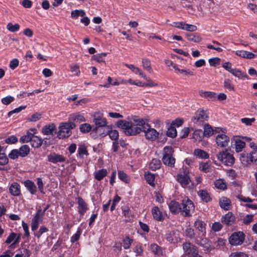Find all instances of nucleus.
I'll return each instance as SVG.
<instances>
[{
    "mask_svg": "<svg viewBox=\"0 0 257 257\" xmlns=\"http://www.w3.org/2000/svg\"><path fill=\"white\" fill-rule=\"evenodd\" d=\"M43 141L40 137L34 136L33 137L31 141V146L35 148H39L43 144Z\"/></svg>",
    "mask_w": 257,
    "mask_h": 257,
    "instance_id": "72a5a7b5",
    "label": "nucleus"
},
{
    "mask_svg": "<svg viewBox=\"0 0 257 257\" xmlns=\"http://www.w3.org/2000/svg\"><path fill=\"white\" fill-rule=\"evenodd\" d=\"M47 160L49 162L57 164L58 163L65 162L66 160V158L62 155L54 152L48 155Z\"/></svg>",
    "mask_w": 257,
    "mask_h": 257,
    "instance_id": "4468645a",
    "label": "nucleus"
},
{
    "mask_svg": "<svg viewBox=\"0 0 257 257\" xmlns=\"http://www.w3.org/2000/svg\"><path fill=\"white\" fill-rule=\"evenodd\" d=\"M36 180H37V184L38 185L39 190L42 194H44L45 192L44 191V183H43L42 178H37L36 179Z\"/></svg>",
    "mask_w": 257,
    "mask_h": 257,
    "instance_id": "bf43d9fd",
    "label": "nucleus"
},
{
    "mask_svg": "<svg viewBox=\"0 0 257 257\" xmlns=\"http://www.w3.org/2000/svg\"><path fill=\"white\" fill-rule=\"evenodd\" d=\"M93 122L97 127L93 129V132H96L97 127H104L107 124V120L103 117V114L96 112L93 115Z\"/></svg>",
    "mask_w": 257,
    "mask_h": 257,
    "instance_id": "9d476101",
    "label": "nucleus"
},
{
    "mask_svg": "<svg viewBox=\"0 0 257 257\" xmlns=\"http://www.w3.org/2000/svg\"><path fill=\"white\" fill-rule=\"evenodd\" d=\"M76 199L77 200V211L81 216H83L88 209L87 204L81 197L76 198Z\"/></svg>",
    "mask_w": 257,
    "mask_h": 257,
    "instance_id": "dca6fc26",
    "label": "nucleus"
},
{
    "mask_svg": "<svg viewBox=\"0 0 257 257\" xmlns=\"http://www.w3.org/2000/svg\"><path fill=\"white\" fill-rule=\"evenodd\" d=\"M142 119H134V123L131 122V126L129 127V130L125 132V135L128 136H135L142 132V125L139 124V121Z\"/></svg>",
    "mask_w": 257,
    "mask_h": 257,
    "instance_id": "0eeeda50",
    "label": "nucleus"
},
{
    "mask_svg": "<svg viewBox=\"0 0 257 257\" xmlns=\"http://www.w3.org/2000/svg\"><path fill=\"white\" fill-rule=\"evenodd\" d=\"M78 153L80 158H83L85 155L88 156L89 155L86 147L84 145H80L78 148Z\"/></svg>",
    "mask_w": 257,
    "mask_h": 257,
    "instance_id": "09e8293b",
    "label": "nucleus"
},
{
    "mask_svg": "<svg viewBox=\"0 0 257 257\" xmlns=\"http://www.w3.org/2000/svg\"><path fill=\"white\" fill-rule=\"evenodd\" d=\"M170 211L172 214L181 213L182 205L176 201H171L169 204Z\"/></svg>",
    "mask_w": 257,
    "mask_h": 257,
    "instance_id": "4be33fe9",
    "label": "nucleus"
},
{
    "mask_svg": "<svg viewBox=\"0 0 257 257\" xmlns=\"http://www.w3.org/2000/svg\"><path fill=\"white\" fill-rule=\"evenodd\" d=\"M181 214L184 217H190L195 209L193 202L189 199H183L181 202Z\"/></svg>",
    "mask_w": 257,
    "mask_h": 257,
    "instance_id": "39448f33",
    "label": "nucleus"
},
{
    "mask_svg": "<svg viewBox=\"0 0 257 257\" xmlns=\"http://www.w3.org/2000/svg\"><path fill=\"white\" fill-rule=\"evenodd\" d=\"M107 174V170L105 169H102L95 173V178L98 181H100L103 179Z\"/></svg>",
    "mask_w": 257,
    "mask_h": 257,
    "instance_id": "4c0bfd02",
    "label": "nucleus"
},
{
    "mask_svg": "<svg viewBox=\"0 0 257 257\" xmlns=\"http://www.w3.org/2000/svg\"><path fill=\"white\" fill-rule=\"evenodd\" d=\"M244 240V234L241 231L233 233L229 238V242L232 245L241 244Z\"/></svg>",
    "mask_w": 257,
    "mask_h": 257,
    "instance_id": "1a4fd4ad",
    "label": "nucleus"
},
{
    "mask_svg": "<svg viewBox=\"0 0 257 257\" xmlns=\"http://www.w3.org/2000/svg\"><path fill=\"white\" fill-rule=\"evenodd\" d=\"M229 142V138L224 134L218 135L216 138V144L220 147H226L228 145Z\"/></svg>",
    "mask_w": 257,
    "mask_h": 257,
    "instance_id": "aec40b11",
    "label": "nucleus"
},
{
    "mask_svg": "<svg viewBox=\"0 0 257 257\" xmlns=\"http://www.w3.org/2000/svg\"><path fill=\"white\" fill-rule=\"evenodd\" d=\"M133 240L129 237L128 236H126L122 240L123 247L124 249H128L130 247Z\"/></svg>",
    "mask_w": 257,
    "mask_h": 257,
    "instance_id": "3c124183",
    "label": "nucleus"
},
{
    "mask_svg": "<svg viewBox=\"0 0 257 257\" xmlns=\"http://www.w3.org/2000/svg\"><path fill=\"white\" fill-rule=\"evenodd\" d=\"M186 37L188 40L189 41L193 42L194 43H199L202 40V38L199 35L197 34H187Z\"/></svg>",
    "mask_w": 257,
    "mask_h": 257,
    "instance_id": "c9c22d12",
    "label": "nucleus"
},
{
    "mask_svg": "<svg viewBox=\"0 0 257 257\" xmlns=\"http://www.w3.org/2000/svg\"><path fill=\"white\" fill-rule=\"evenodd\" d=\"M7 28L11 32H15L19 30L20 25L18 24L13 25L12 23H9L7 26Z\"/></svg>",
    "mask_w": 257,
    "mask_h": 257,
    "instance_id": "6e6d98bb",
    "label": "nucleus"
},
{
    "mask_svg": "<svg viewBox=\"0 0 257 257\" xmlns=\"http://www.w3.org/2000/svg\"><path fill=\"white\" fill-rule=\"evenodd\" d=\"M69 120L70 121L75 122L77 123H80L85 121V118L84 115L80 112L72 113L69 115Z\"/></svg>",
    "mask_w": 257,
    "mask_h": 257,
    "instance_id": "5701e85b",
    "label": "nucleus"
},
{
    "mask_svg": "<svg viewBox=\"0 0 257 257\" xmlns=\"http://www.w3.org/2000/svg\"><path fill=\"white\" fill-rule=\"evenodd\" d=\"M235 54L239 57L247 59H252L255 56L251 52L243 50H237L235 52Z\"/></svg>",
    "mask_w": 257,
    "mask_h": 257,
    "instance_id": "7c9ffc66",
    "label": "nucleus"
},
{
    "mask_svg": "<svg viewBox=\"0 0 257 257\" xmlns=\"http://www.w3.org/2000/svg\"><path fill=\"white\" fill-rule=\"evenodd\" d=\"M20 237L21 236L19 234H17L14 232H12L6 240L5 243L7 244L12 243L9 246V247L12 248H15V245L19 242Z\"/></svg>",
    "mask_w": 257,
    "mask_h": 257,
    "instance_id": "2eb2a0df",
    "label": "nucleus"
},
{
    "mask_svg": "<svg viewBox=\"0 0 257 257\" xmlns=\"http://www.w3.org/2000/svg\"><path fill=\"white\" fill-rule=\"evenodd\" d=\"M245 143L240 139H236L235 141V149L236 152H240L245 147Z\"/></svg>",
    "mask_w": 257,
    "mask_h": 257,
    "instance_id": "c03bdc74",
    "label": "nucleus"
},
{
    "mask_svg": "<svg viewBox=\"0 0 257 257\" xmlns=\"http://www.w3.org/2000/svg\"><path fill=\"white\" fill-rule=\"evenodd\" d=\"M206 235L198 234L195 238V242L203 247V249L206 253L209 252L212 249L215 248L211 244L210 241L205 237Z\"/></svg>",
    "mask_w": 257,
    "mask_h": 257,
    "instance_id": "20e7f679",
    "label": "nucleus"
},
{
    "mask_svg": "<svg viewBox=\"0 0 257 257\" xmlns=\"http://www.w3.org/2000/svg\"><path fill=\"white\" fill-rule=\"evenodd\" d=\"M164 155L172 156L174 153L173 148L171 146H166L164 148Z\"/></svg>",
    "mask_w": 257,
    "mask_h": 257,
    "instance_id": "0e129e2a",
    "label": "nucleus"
},
{
    "mask_svg": "<svg viewBox=\"0 0 257 257\" xmlns=\"http://www.w3.org/2000/svg\"><path fill=\"white\" fill-rule=\"evenodd\" d=\"M161 162L160 160L153 159L149 164V168L152 171H156L160 168Z\"/></svg>",
    "mask_w": 257,
    "mask_h": 257,
    "instance_id": "f704fd0d",
    "label": "nucleus"
},
{
    "mask_svg": "<svg viewBox=\"0 0 257 257\" xmlns=\"http://www.w3.org/2000/svg\"><path fill=\"white\" fill-rule=\"evenodd\" d=\"M150 249L155 255L161 256L164 254V249L156 243L151 244Z\"/></svg>",
    "mask_w": 257,
    "mask_h": 257,
    "instance_id": "c756f323",
    "label": "nucleus"
},
{
    "mask_svg": "<svg viewBox=\"0 0 257 257\" xmlns=\"http://www.w3.org/2000/svg\"><path fill=\"white\" fill-rule=\"evenodd\" d=\"M76 126L75 123L72 121L61 123L59 126V131L57 132V137L63 139L69 137L71 135L72 129Z\"/></svg>",
    "mask_w": 257,
    "mask_h": 257,
    "instance_id": "f257e3e1",
    "label": "nucleus"
},
{
    "mask_svg": "<svg viewBox=\"0 0 257 257\" xmlns=\"http://www.w3.org/2000/svg\"><path fill=\"white\" fill-rule=\"evenodd\" d=\"M155 176L154 174L148 172L145 174V179L148 184L152 186H155Z\"/></svg>",
    "mask_w": 257,
    "mask_h": 257,
    "instance_id": "37998d69",
    "label": "nucleus"
},
{
    "mask_svg": "<svg viewBox=\"0 0 257 257\" xmlns=\"http://www.w3.org/2000/svg\"><path fill=\"white\" fill-rule=\"evenodd\" d=\"M131 122L125 120H119L116 123L117 127L123 130L124 134L125 132L129 130V127L131 126Z\"/></svg>",
    "mask_w": 257,
    "mask_h": 257,
    "instance_id": "bb28decb",
    "label": "nucleus"
},
{
    "mask_svg": "<svg viewBox=\"0 0 257 257\" xmlns=\"http://www.w3.org/2000/svg\"><path fill=\"white\" fill-rule=\"evenodd\" d=\"M20 156L19 151L17 149H13L9 154V157L13 160H15Z\"/></svg>",
    "mask_w": 257,
    "mask_h": 257,
    "instance_id": "052dcab7",
    "label": "nucleus"
},
{
    "mask_svg": "<svg viewBox=\"0 0 257 257\" xmlns=\"http://www.w3.org/2000/svg\"><path fill=\"white\" fill-rule=\"evenodd\" d=\"M214 134V130L208 123H206L204 127L203 135L206 137H209Z\"/></svg>",
    "mask_w": 257,
    "mask_h": 257,
    "instance_id": "58836bf2",
    "label": "nucleus"
},
{
    "mask_svg": "<svg viewBox=\"0 0 257 257\" xmlns=\"http://www.w3.org/2000/svg\"><path fill=\"white\" fill-rule=\"evenodd\" d=\"M142 64L144 69L150 73L152 72L153 70L151 68V61L149 59L143 58L142 59Z\"/></svg>",
    "mask_w": 257,
    "mask_h": 257,
    "instance_id": "de8ad7c7",
    "label": "nucleus"
},
{
    "mask_svg": "<svg viewBox=\"0 0 257 257\" xmlns=\"http://www.w3.org/2000/svg\"><path fill=\"white\" fill-rule=\"evenodd\" d=\"M32 132L28 131L26 135L23 136L20 139V142L22 143H26L31 142L34 134L36 133V128H31L30 130Z\"/></svg>",
    "mask_w": 257,
    "mask_h": 257,
    "instance_id": "b1692460",
    "label": "nucleus"
},
{
    "mask_svg": "<svg viewBox=\"0 0 257 257\" xmlns=\"http://www.w3.org/2000/svg\"><path fill=\"white\" fill-rule=\"evenodd\" d=\"M163 163L166 166L174 167L175 163V159L172 156L163 155L162 158Z\"/></svg>",
    "mask_w": 257,
    "mask_h": 257,
    "instance_id": "c85d7f7f",
    "label": "nucleus"
},
{
    "mask_svg": "<svg viewBox=\"0 0 257 257\" xmlns=\"http://www.w3.org/2000/svg\"><path fill=\"white\" fill-rule=\"evenodd\" d=\"M221 222L223 224L227 226L232 225L235 220V217L231 212H228L221 218Z\"/></svg>",
    "mask_w": 257,
    "mask_h": 257,
    "instance_id": "a211bd4d",
    "label": "nucleus"
},
{
    "mask_svg": "<svg viewBox=\"0 0 257 257\" xmlns=\"http://www.w3.org/2000/svg\"><path fill=\"white\" fill-rule=\"evenodd\" d=\"M107 55L106 53H102L100 54H97L92 56V58L94 60H96L98 63H105L104 58Z\"/></svg>",
    "mask_w": 257,
    "mask_h": 257,
    "instance_id": "a18cd8bd",
    "label": "nucleus"
},
{
    "mask_svg": "<svg viewBox=\"0 0 257 257\" xmlns=\"http://www.w3.org/2000/svg\"><path fill=\"white\" fill-rule=\"evenodd\" d=\"M231 73L235 77L239 79H242L243 78L248 79V78L246 73L237 69H233Z\"/></svg>",
    "mask_w": 257,
    "mask_h": 257,
    "instance_id": "a19ab883",
    "label": "nucleus"
},
{
    "mask_svg": "<svg viewBox=\"0 0 257 257\" xmlns=\"http://www.w3.org/2000/svg\"><path fill=\"white\" fill-rule=\"evenodd\" d=\"M215 185L218 189L222 190L226 189V185L223 179L217 180L215 182Z\"/></svg>",
    "mask_w": 257,
    "mask_h": 257,
    "instance_id": "5fc2aeb1",
    "label": "nucleus"
},
{
    "mask_svg": "<svg viewBox=\"0 0 257 257\" xmlns=\"http://www.w3.org/2000/svg\"><path fill=\"white\" fill-rule=\"evenodd\" d=\"M118 176L119 179L122 181L126 183H127L130 182V178L123 171H119L118 172Z\"/></svg>",
    "mask_w": 257,
    "mask_h": 257,
    "instance_id": "8fccbe9b",
    "label": "nucleus"
},
{
    "mask_svg": "<svg viewBox=\"0 0 257 257\" xmlns=\"http://www.w3.org/2000/svg\"><path fill=\"white\" fill-rule=\"evenodd\" d=\"M166 239L172 244H176L181 241L180 232L178 230H174L166 234Z\"/></svg>",
    "mask_w": 257,
    "mask_h": 257,
    "instance_id": "f8f14e48",
    "label": "nucleus"
},
{
    "mask_svg": "<svg viewBox=\"0 0 257 257\" xmlns=\"http://www.w3.org/2000/svg\"><path fill=\"white\" fill-rule=\"evenodd\" d=\"M222 228V225L219 222H215L212 225V229L215 232L219 231Z\"/></svg>",
    "mask_w": 257,
    "mask_h": 257,
    "instance_id": "69168bd1",
    "label": "nucleus"
},
{
    "mask_svg": "<svg viewBox=\"0 0 257 257\" xmlns=\"http://www.w3.org/2000/svg\"><path fill=\"white\" fill-rule=\"evenodd\" d=\"M199 169L202 172L206 173L211 171L212 167L208 163L201 162L200 163Z\"/></svg>",
    "mask_w": 257,
    "mask_h": 257,
    "instance_id": "79ce46f5",
    "label": "nucleus"
},
{
    "mask_svg": "<svg viewBox=\"0 0 257 257\" xmlns=\"http://www.w3.org/2000/svg\"><path fill=\"white\" fill-rule=\"evenodd\" d=\"M19 151L20 156L25 157L27 156L30 153V148L27 145L22 146Z\"/></svg>",
    "mask_w": 257,
    "mask_h": 257,
    "instance_id": "ea45409f",
    "label": "nucleus"
},
{
    "mask_svg": "<svg viewBox=\"0 0 257 257\" xmlns=\"http://www.w3.org/2000/svg\"><path fill=\"white\" fill-rule=\"evenodd\" d=\"M206 224L204 221L199 219H197L194 223L195 228L200 232V233H198L200 234V235H206Z\"/></svg>",
    "mask_w": 257,
    "mask_h": 257,
    "instance_id": "6ab92c4d",
    "label": "nucleus"
},
{
    "mask_svg": "<svg viewBox=\"0 0 257 257\" xmlns=\"http://www.w3.org/2000/svg\"><path fill=\"white\" fill-rule=\"evenodd\" d=\"M139 124L142 125V132L145 133L146 139L154 141L158 137L159 133L155 129L152 128L150 125L146 123L144 120L140 121Z\"/></svg>",
    "mask_w": 257,
    "mask_h": 257,
    "instance_id": "7ed1b4c3",
    "label": "nucleus"
},
{
    "mask_svg": "<svg viewBox=\"0 0 257 257\" xmlns=\"http://www.w3.org/2000/svg\"><path fill=\"white\" fill-rule=\"evenodd\" d=\"M24 185L31 194L34 195L36 193L37 187L33 181L27 180L24 182Z\"/></svg>",
    "mask_w": 257,
    "mask_h": 257,
    "instance_id": "393cba45",
    "label": "nucleus"
},
{
    "mask_svg": "<svg viewBox=\"0 0 257 257\" xmlns=\"http://www.w3.org/2000/svg\"><path fill=\"white\" fill-rule=\"evenodd\" d=\"M177 131L174 126H171L167 132V135L172 138H175L177 136Z\"/></svg>",
    "mask_w": 257,
    "mask_h": 257,
    "instance_id": "4d7b16f0",
    "label": "nucleus"
},
{
    "mask_svg": "<svg viewBox=\"0 0 257 257\" xmlns=\"http://www.w3.org/2000/svg\"><path fill=\"white\" fill-rule=\"evenodd\" d=\"M9 162V159L5 153L0 154V165H5Z\"/></svg>",
    "mask_w": 257,
    "mask_h": 257,
    "instance_id": "680f3d73",
    "label": "nucleus"
},
{
    "mask_svg": "<svg viewBox=\"0 0 257 257\" xmlns=\"http://www.w3.org/2000/svg\"><path fill=\"white\" fill-rule=\"evenodd\" d=\"M253 215L252 214H248L244 216L243 218V222L244 224L247 225L253 221Z\"/></svg>",
    "mask_w": 257,
    "mask_h": 257,
    "instance_id": "338daca9",
    "label": "nucleus"
},
{
    "mask_svg": "<svg viewBox=\"0 0 257 257\" xmlns=\"http://www.w3.org/2000/svg\"><path fill=\"white\" fill-rule=\"evenodd\" d=\"M9 191L11 195L19 196L21 194V186L17 182H13L10 185Z\"/></svg>",
    "mask_w": 257,
    "mask_h": 257,
    "instance_id": "412c9836",
    "label": "nucleus"
},
{
    "mask_svg": "<svg viewBox=\"0 0 257 257\" xmlns=\"http://www.w3.org/2000/svg\"><path fill=\"white\" fill-rule=\"evenodd\" d=\"M194 155L197 157L201 159H207L209 155L205 151L199 149L194 150Z\"/></svg>",
    "mask_w": 257,
    "mask_h": 257,
    "instance_id": "e433bc0d",
    "label": "nucleus"
},
{
    "mask_svg": "<svg viewBox=\"0 0 257 257\" xmlns=\"http://www.w3.org/2000/svg\"><path fill=\"white\" fill-rule=\"evenodd\" d=\"M152 214L153 218L155 220L159 221H161L164 220L163 216L158 207L155 206L152 208Z\"/></svg>",
    "mask_w": 257,
    "mask_h": 257,
    "instance_id": "cd10ccee",
    "label": "nucleus"
},
{
    "mask_svg": "<svg viewBox=\"0 0 257 257\" xmlns=\"http://www.w3.org/2000/svg\"><path fill=\"white\" fill-rule=\"evenodd\" d=\"M42 133L44 135H57L56 127L55 125L53 123H52L44 125L42 128Z\"/></svg>",
    "mask_w": 257,
    "mask_h": 257,
    "instance_id": "f3484780",
    "label": "nucleus"
},
{
    "mask_svg": "<svg viewBox=\"0 0 257 257\" xmlns=\"http://www.w3.org/2000/svg\"><path fill=\"white\" fill-rule=\"evenodd\" d=\"M110 138L112 140H117L118 138V133L116 130H111L108 133Z\"/></svg>",
    "mask_w": 257,
    "mask_h": 257,
    "instance_id": "e2e57ef3",
    "label": "nucleus"
},
{
    "mask_svg": "<svg viewBox=\"0 0 257 257\" xmlns=\"http://www.w3.org/2000/svg\"><path fill=\"white\" fill-rule=\"evenodd\" d=\"M173 68L176 71V72H179L180 73L184 74L185 75H193V73L192 71H189V70H186L184 69H179L177 65H174Z\"/></svg>",
    "mask_w": 257,
    "mask_h": 257,
    "instance_id": "13d9d810",
    "label": "nucleus"
},
{
    "mask_svg": "<svg viewBox=\"0 0 257 257\" xmlns=\"http://www.w3.org/2000/svg\"><path fill=\"white\" fill-rule=\"evenodd\" d=\"M223 86L225 89L230 91H234V86L231 81L229 79H225L223 83Z\"/></svg>",
    "mask_w": 257,
    "mask_h": 257,
    "instance_id": "49530a36",
    "label": "nucleus"
},
{
    "mask_svg": "<svg viewBox=\"0 0 257 257\" xmlns=\"http://www.w3.org/2000/svg\"><path fill=\"white\" fill-rule=\"evenodd\" d=\"M217 158L226 166H231L234 163L235 159L233 155L227 151L219 153L217 155Z\"/></svg>",
    "mask_w": 257,
    "mask_h": 257,
    "instance_id": "423d86ee",
    "label": "nucleus"
},
{
    "mask_svg": "<svg viewBox=\"0 0 257 257\" xmlns=\"http://www.w3.org/2000/svg\"><path fill=\"white\" fill-rule=\"evenodd\" d=\"M18 142V139L17 138L14 136L12 135L9 137V138H7L5 140V142L6 144H13L17 143Z\"/></svg>",
    "mask_w": 257,
    "mask_h": 257,
    "instance_id": "774afa93",
    "label": "nucleus"
},
{
    "mask_svg": "<svg viewBox=\"0 0 257 257\" xmlns=\"http://www.w3.org/2000/svg\"><path fill=\"white\" fill-rule=\"evenodd\" d=\"M199 94L201 97L207 98L210 101L215 100L216 98V93L214 92L200 90L199 92Z\"/></svg>",
    "mask_w": 257,
    "mask_h": 257,
    "instance_id": "a878e982",
    "label": "nucleus"
},
{
    "mask_svg": "<svg viewBox=\"0 0 257 257\" xmlns=\"http://www.w3.org/2000/svg\"><path fill=\"white\" fill-rule=\"evenodd\" d=\"M188 174V171L184 170L177 176V180L183 188H186L191 182Z\"/></svg>",
    "mask_w": 257,
    "mask_h": 257,
    "instance_id": "9b49d317",
    "label": "nucleus"
},
{
    "mask_svg": "<svg viewBox=\"0 0 257 257\" xmlns=\"http://www.w3.org/2000/svg\"><path fill=\"white\" fill-rule=\"evenodd\" d=\"M193 138L196 141H201L203 138L202 132L201 130H197L193 134Z\"/></svg>",
    "mask_w": 257,
    "mask_h": 257,
    "instance_id": "603ef678",
    "label": "nucleus"
},
{
    "mask_svg": "<svg viewBox=\"0 0 257 257\" xmlns=\"http://www.w3.org/2000/svg\"><path fill=\"white\" fill-rule=\"evenodd\" d=\"M79 129L81 132L83 133H87L91 130L92 127L89 124L85 123L81 124L80 125Z\"/></svg>",
    "mask_w": 257,
    "mask_h": 257,
    "instance_id": "864d4df0",
    "label": "nucleus"
},
{
    "mask_svg": "<svg viewBox=\"0 0 257 257\" xmlns=\"http://www.w3.org/2000/svg\"><path fill=\"white\" fill-rule=\"evenodd\" d=\"M183 254L182 257H203L198 253V247L190 242L182 244Z\"/></svg>",
    "mask_w": 257,
    "mask_h": 257,
    "instance_id": "f03ea898",
    "label": "nucleus"
},
{
    "mask_svg": "<svg viewBox=\"0 0 257 257\" xmlns=\"http://www.w3.org/2000/svg\"><path fill=\"white\" fill-rule=\"evenodd\" d=\"M246 158V159H249L251 163L257 165V150H252L248 154H247L246 155L244 153L240 154V160L242 164H245L244 162L245 163L247 162V160H245Z\"/></svg>",
    "mask_w": 257,
    "mask_h": 257,
    "instance_id": "ddd939ff",
    "label": "nucleus"
},
{
    "mask_svg": "<svg viewBox=\"0 0 257 257\" xmlns=\"http://www.w3.org/2000/svg\"><path fill=\"white\" fill-rule=\"evenodd\" d=\"M197 194L201 200L205 202H208L211 200L209 193L205 190H200Z\"/></svg>",
    "mask_w": 257,
    "mask_h": 257,
    "instance_id": "2f4dec72",
    "label": "nucleus"
},
{
    "mask_svg": "<svg viewBox=\"0 0 257 257\" xmlns=\"http://www.w3.org/2000/svg\"><path fill=\"white\" fill-rule=\"evenodd\" d=\"M208 116L206 112L202 109H199L191 118V121L195 124H200L208 120Z\"/></svg>",
    "mask_w": 257,
    "mask_h": 257,
    "instance_id": "6e6552de",
    "label": "nucleus"
},
{
    "mask_svg": "<svg viewBox=\"0 0 257 257\" xmlns=\"http://www.w3.org/2000/svg\"><path fill=\"white\" fill-rule=\"evenodd\" d=\"M230 200L225 197H223L219 200L220 207L225 210H229L230 206Z\"/></svg>",
    "mask_w": 257,
    "mask_h": 257,
    "instance_id": "473e14b6",
    "label": "nucleus"
}]
</instances>
